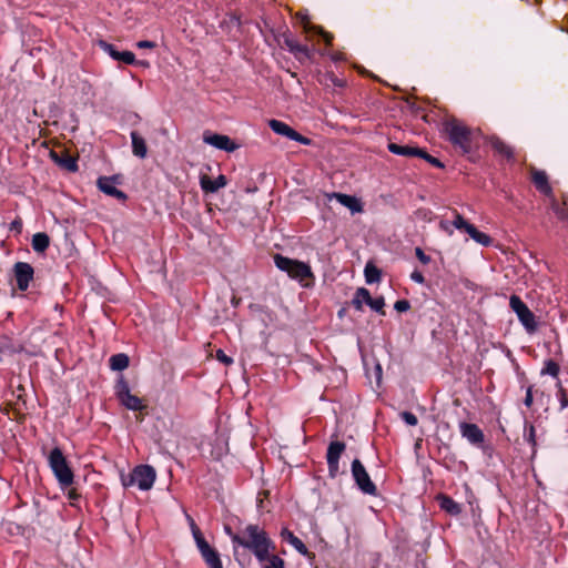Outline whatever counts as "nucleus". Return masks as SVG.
<instances>
[{"mask_svg": "<svg viewBox=\"0 0 568 568\" xmlns=\"http://www.w3.org/2000/svg\"><path fill=\"white\" fill-rule=\"evenodd\" d=\"M226 531L233 544L252 551L260 562H264L268 558V552L275 549V544L268 534L256 524L247 525L237 534H232L230 528H226Z\"/></svg>", "mask_w": 568, "mask_h": 568, "instance_id": "f257e3e1", "label": "nucleus"}, {"mask_svg": "<svg viewBox=\"0 0 568 568\" xmlns=\"http://www.w3.org/2000/svg\"><path fill=\"white\" fill-rule=\"evenodd\" d=\"M444 131L449 142L462 154H469L474 149L475 132L456 118L447 119L444 122Z\"/></svg>", "mask_w": 568, "mask_h": 568, "instance_id": "f03ea898", "label": "nucleus"}, {"mask_svg": "<svg viewBox=\"0 0 568 568\" xmlns=\"http://www.w3.org/2000/svg\"><path fill=\"white\" fill-rule=\"evenodd\" d=\"M49 465L63 488L70 487L73 484V473L60 448L55 447L51 450Z\"/></svg>", "mask_w": 568, "mask_h": 568, "instance_id": "7ed1b4c3", "label": "nucleus"}, {"mask_svg": "<svg viewBox=\"0 0 568 568\" xmlns=\"http://www.w3.org/2000/svg\"><path fill=\"white\" fill-rule=\"evenodd\" d=\"M509 306L511 311L517 315L518 321L521 323L528 334H534L538 329V322L535 314L518 295L513 294L510 296Z\"/></svg>", "mask_w": 568, "mask_h": 568, "instance_id": "20e7f679", "label": "nucleus"}, {"mask_svg": "<svg viewBox=\"0 0 568 568\" xmlns=\"http://www.w3.org/2000/svg\"><path fill=\"white\" fill-rule=\"evenodd\" d=\"M351 471L355 485L363 494L369 496H377V487L371 479L369 474L367 473L365 466L359 459L356 458L352 462Z\"/></svg>", "mask_w": 568, "mask_h": 568, "instance_id": "39448f33", "label": "nucleus"}, {"mask_svg": "<svg viewBox=\"0 0 568 568\" xmlns=\"http://www.w3.org/2000/svg\"><path fill=\"white\" fill-rule=\"evenodd\" d=\"M346 450V444L341 440H332L327 447L326 462L328 475L336 478L339 474V459Z\"/></svg>", "mask_w": 568, "mask_h": 568, "instance_id": "423d86ee", "label": "nucleus"}, {"mask_svg": "<svg viewBox=\"0 0 568 568\" xmlns=\"http://www.w3.org/2000/svg\"><path fill=\"white\" fill-rule=\"evenodd\" d=\"M115 394L120 403L128 409L140 410L142 409V400L130 393L128 383L120 378L115 385Z\"/></svg>", "mask_w": 568, "mask_h": 568, "instance_id": "0eeeda50", "label": "nucleus"}, {"mask_svg": "<svg viewBox=\"0 0 568 568\" xmlns=\"http://www.w3.org/2000/svg\"><path fill=\"white\" fill-rule=\"evenodd\" d=\"M268 125L272 129V131L275 132L276 134L286 136L290 140L296 141L303 145L311 144V139L302 135L301 133L295 131L293 128H291L288 124L282 122L280 120L273 119L268 122Z\"/></svg>", "mask_w": 568, "mask_h": 568, "instance_id": "6e6552de", "label": "nucleus"}, {"mask_svg": "<svg viewBox=\"0 0 568 568\" xmlns=\"http://www.w3.org/2000/svg\"><path fill=\"white\" fill-rule=\"evenodd\" d=\"M459 432L474 446L480 447L485 442V435L476 424L462 422Z\"/></svg>", "mask_w": 568, "mask_h": 568, "instance_id": "1a4fd4ad", "label": "nucleus"}, {"mask_svg": "<svg viewBox=\"0 0 568 568\" xmlns=\"http://www.w3.org/2000/svg\"><path fill=\"white\" fill-rule=\"evenodd\" d=\"M203 141L206 144H210L219 150H223L226 152H233L237 149V144L224 134L205 132L203 134Z\"/></svg>", "mask_w": 568, "mask_h": 568, "instance_id": "9d476101", "label": "nucleus"}, {"mask_svg": "<svg viewBox=\"0 0 568 568\" xmlns=\"http://www.w3.org/2000/svg\"><path fill=\"white\" fill-rule=\"evenodd\" d=\"M19 290L26 291L33 277V267L24 262H18L13 267Z\"/></svg>", "mask_w": 568, "mask_h": 568, "instance_id": "9b49d317", "label": "nucleus"}, {"mask_svg": "<svg viewBox=\"0 0 568 568\" xmlns=\"http://www.w3.org/2000/svg\"><path fill=\"white\" fill-rule=\"evenodd\" d=\"M487 142L498 156H501L507 161H515L514 149L499 136L491 135L487 139Z\"/></svg>", "mask_w": 568, "mask_h": 568, "instance_id": "f8f14e48", "label": "nucleus"}, {"mask_svg": "<svg viewBox=\"0 0 568 568\" xmlns=\"http://www.w3.org/2000/svg\"><path fill=\"white\" fill-rule=\"evenodd\" d=\"M226 185H227V179L223 174H220L215 180H212L206 174L200 175V186H201L202 191L206 194L215 193L220 189H222Z\"/></svg>", "mask_w": 568, "mask_h": 568, "instance_id": "ddd939ff", "label": "nucleus"}, {"mask_svg": "<svg viewBox=\"0 0 568 568\" xmlns=\"http://www.w3.org/2000/svg\"><path fill=\"white\" fill-rule=\"evenodd\" d=\"M530 174H531V182L534 183L536 189L540 193L545 194L546 196L552 197V189L549 184L547 173L545 171L537 170V169L532 168L530 171Z\"/></svg>", "mask_w": 568, "mask_h": 568, "instance_id": "4468645a", "label": "nucleus"}, {"mask_svg": "<svg viewBox=\"0 0 568 568\" xmlns=\"http://www.w3.org/2000/svg\"><path fill=\"white\" fill-rule=\"evenodd\" d=\"M24 396V388L22 386L18 387V394H17V402L14 403H8L6 407V414L11 419H20L23 414V408L26 406V400L23 398Z\"/></svg>", "mask_w": 568, "mask_h": 568, "instance_id": "2eb2a0df", "label": "nucleus"}, {"mask_svg": "<svg viewBox=\"0 0 568 568\" xmlns=\"http://www.w3.org/2000/svg\"><path fill=\"white\" fill-rule=\"evenodd\" d=\"M98 187L105 194L114 196L119 200H125V194L116 189V179L102 176L98 180Z\"/></svg>", "mask_w": 568, "mask_h": 568, "instance_id": "dca6fc26", "label": "nucleus"}, {"mask_svg": "<svg viewBox=\"0 0 568 568\" xmlns=\"http://www.w3.org/2000/svg\"><path fill=\"white\" fill-rule=\"evenodd\" d=\"M281 537L285 541H287L290 545H292L298 554H301L303 556H306L308 558H313L314 557V554L308 551V549L304 545V542L298 537H296L291 530H288L287 528H283L282 529Z\"/></svg>", "mask_w": 568, "mask_h": 568, "instance_id": "f3484780", "label": "nucleus"}, {"mask_svg": "<svg viewBox=\"0 0 568 568\" xmlns=\"http://www.w3.org/2000/svg\"><path fill=\"white\" fill-rule=\"evenodd\" d=\"M199 549L204 562L209 568H223L219 551L213 548L210 544Z\"/></svg>", "mask_w": 568, "mask_h": 568, "instance_id": "a211bd4d", "label": "nucleus"}, {"mask_svg": "<svg viewBox=\"0 0 568 568\" xmlns=\"http://www.w3.org/2000/svg\"><path fill=\"white\" fill-rule=\"evenodd\" d=\"M287 274L290 275V277L297 280L300 282L308 277H314L310 265L297 260L294 262L293 266L291 267Z\"/></svg>", "mask_w": 568, "mask_h": 568, "instance_id": "6ab92c4d", "label": "nucleus"}, {"mask_svg": "<svg viewBox=\"0 0 568 568\" xmlns=\"http://www.w3.org/2000/svg\"><path fill=\"white\" fill-rule=\"evenodd\" d=\"M332 196L335 197L342 205L347 207L353 214L359 213L363 211V205H362L361 201L353 195L343 194V193H333Z\"/></svg>", "mask_w": 568, "mask_h": 568, "instance_id": "aec40b11", "label": "nucleus"}, {"mask_svg": "<svg viewBox=\"0 0 568 568\" xmlns=\"http://www.w3.org/2000/svg\"><path fill=\"white\" fill-rule=\"evenodd\" d=\"M437 501L439 504L440 509L452 516H458L462 513V506L448 495H438Z\"/></svg>", "mask_w": 568, "mask_h": 568, "instance_id": "412c9836", "label": "nucleus"}, {"mask_svg": "<svg viewBox=\"0 0 568 568\" xmlns=\"http://www.w3.org/2000/svg\"><path fill=\"white\" fill-rule=\"evenodd\" d=\"M387 149L393 154L406 158L418 156V154L420 153V148L412 145H400L394 142L388 143Z\"/></svg>", "mask_w": 568, "mask_h": 568, "instance_id": "4be33fe9", "label": "nucleus"}, {"mask_svg": "<svg viewBox=\"0 0 568 568\" xmlns=\"http://www.w3.org/2000/svg\"><path fill=\"white\" fill-rule=\"evenodd\" d=\"M122 484L124 487L136 486L139 489H142V466H135L128 476L122 475Z\"/></svg>", "mask_w": 568, "mask_h": 568, "instance_id": "5701e85b", "label": "nucleus"}, {"mask_svg": "<svg viewBox=\"0 0 568 568\" xmlns=\"http://www.w3.org/2000/svg\"><path fill=\"white\" fill-rule=\"evenodd\" d=\"M291 53L302 63L311 60L313 57L311 49L307 45L301 44L298 41L294 44Z\"/></svg>", "mask_w": 568, "mask_h": 568, "instance_id": "b1692460", "label": "nucleus"}, {"mask_svg": "<svg viewBox=\"0 0 568 568\" xmlns=\"http://www.w3.org/2000/svg\"><path fill=\"white\" fill-rule=\"evenodd\" d=\"M466 233L474 240L476 241L477 243L484 245V246H488L490 243H491V237L484 233V232H480L479 230H477L475 227V225L470 224V226H468V230L466 231Z\"/></svg>", "mask_w": 568, "mask_h": 568, "instance_id": "393cba45", "label": "nucleus"}, {"mask_svg": "<svg viewBox=\"0 0 568 568\" xmlns=\"http://www.w3.org/2000/svg\"><path fill=\"white\" fill-rule=\"evenodd\" d=\"M109 362H110V368L112 371L120 372V371L125 369L129 366L130 359H129L128 355L120 353V354L111 356Z\"/></svg>", "mask_w": 568, "mask_h": 568, "instance_id": "a878e982", "label": "nucleus"}, {"mask_svg": "<svg viewBox=\"0 0 568 568\" xmlns=\"http://www.w3.org/2000/svg\"><path fill=\"white\" fill-rule=\"evenodd\" d=\"M51 155L54 159V161L57 163H59L61 166H63L64 169H67L69 171H75L77 170V163H75V160L72 156H70L68 154H64V153L59 155L55 152H51Z\"/></svg>", "mask_w": 568, "mask_h": 568, "instance_id": "bb28decb", "label": "nucleus"}, {"mask_svg": "<svg viewBox=\"0 0 568 568\" xmlns=\"http://www.w3.org/2000/svg\"><path fill=\"white\" fill-rule=\"evenodd\" d=\"M50 244V239L45 233H37L32 237V247L36 252H44Z\"/></svg>", "mask_w": 568, "mask_h": 568, "instance_id": "cd10ccee", "label": "nucleus"}, {"mask_svg": "<svg viewBox=\"0 0 568 568\" xmlns=\"http://www.w3.org/2000/svg\"><path fill=\"white\" fill-rule=\"evenodd\" d=\"M365 281L367 284L377 283L381 281L382 272L372 263H367L364 270Z\"/></svg>", "mask_w": 568, "mask_h": 568, "instance_id": "c85d7f7f", "label": "nucleus"}, {"mask_svg": "<svg viewBox=\"0 0 568 568\" xmlns=\"http://www.w3.org/2000/svg\"><path fill=\"white\" fill-rule=\"evenodd\" d=\"M524 439L531 446L532 455H535L537 447L536 428L532 424L528 422L525 423Z\"/></svg>", "mask_w": 568, "mask_h": 568, "instance_id": "c756f323", "label": "nucleus"}, {"mask_svg": "<svg viewBox=\"0 0 568 568\" xmlns=\"http://www.w3.org/2000/svg\"><path fill=\"white\" fill-rule=\"evenodd\" d=\"M559 373L560 366L557 362H555L554 359H546L544 362V367L540 371L541 376L549 375L554 378H558Z\"/></svg>", "mask_w": 568, "mask_h": 568, "instance_id": "7c9ffc66", "label": "nucleus"}, {"mask_svg": "<svg viewBox=\"0 0 568 568\" xmlns=\"http://www.w3.org/2000/svg\"><path fill=\"white\" fill-rule=\"evenodd\" d=\"M295 261L296 260H292L290 257L283 256L281 254H276L274 256V263H275L276 267L286 273L290 272V270L293 266Z\"/></svg>", "mask_w": 568, "mask_h": 568, "instance_id": "2f4dec72", "label": "nucleus"}, {"mask_svg": "<svg viewBox=\"0 0 568 568\" xmlns=\"http://www.w3.org/2000/svg\"><path fill=\"white\" fill-rule=\"evenodd\" d=\"M155 477V469L144 464V490H149L153 486Z\"/></svg>", "mask_w": 568, "mask_h": 568, "instance_id": "473e14b6", "label": "nucleus"}, {"mask_svg": "<svg viewBox=\"0 0 568 568\" xmlns=\"http://www.w3.org/2000/svg\"><path fill=\"white\" fill-rule=\"evenodd\" d=\"M565 205V202L564 205H560L555 199H552L551 210L554 211L558 219L568 222V207H566Z\"/></svg>", "mask_w": 568, "mask_h": 568, "instance_id": "72a5a7b5", "label": "nucleus"}, {"mask_svg": "<svg viewBox=\"0 0 568 568\" xmlns=\"http://www.w3.org/2000/svg\"><path fill=\"white\" fill-rule=\"evenodd\" d=\"M265 565L263 568H285L284 560L277 555H271L268 552V558L264 561Z\"/></svg>", "mask_w": 568, "mask_h": 568, "instance_id": "f704fd0d", "label": "nucleus"}, {"mask_svg": "<svg viewBox=\"0 0 568 568\" xmlns=\"http://www.w3.org/2000/svg\"><path fill=\"white\" fill-rule=\"evenodd\" d=\"M20 346L19 347H16L9 337L7 336H1L0 337V353H13V352H17V351H20Z\"/></svg>", "mask_w": 568, "mask_h": 568, "instance_id": "c9c22d12", "label": "nucleus"}, {"mask_svg": "<svg viewBox=\"0 0 568 568\" xmlns=\"http://www.w3.org/2000/svg\"><path fill=\"white\" fill-rule=\"evenodd\" d=\"M557 398L560 403V409L568 407V394L560 381L557 383Z\"/></svg>", "mask_w": 568, "mask_h": 568, "instance_id": "e433bc0d", "label": "nucleus"}, {"mask_svg": "<svg viewBox=\"0 0 568 568\" xmlns=\"http://www.w3.org/2000/svg\"><path fill=\"white\" fill-rule=\"evenodd\" d=\"M418 158L424 159L426 162H428L429 164H432L435 168H438V169L444 168V164L439 159L430 155L424 149H420V153L418 154Z\"/></svg>", "mask_w": 568, "mask_h": 568, "instance_id": "4c0bfd02", "label": "nucleus"}, {"mask_svg": "<svg viewBox=\"0 0 568 568\" xmlns=\"http://www.w3.org/2000/svg\"><path fill=\"white\" fill-rule=\"evenodd\" d=\"M373 311L385 315L384 306H385V300L383 296L376 297L371 300V302L367 304Z\"/></svg>", "mask_w": 568, "mask_h": 568, "instance_id": "58836bf2", "label": "nucleus"}, {"mask_svg": "<svg viewBox=\"0 0 568 568\" xmlns=\"http://www.w3.org/2000/svg\"><path fill=\"white\" fill-rule=\"evenodd\" d=\"M453 225L462 231H467L468 226H470V223L467 222L459 213L455 212V217L453 221Z\"/></svg>", "mask_w": 568, "mask_h": 568, "instance_id": "ea45409f", "label": "nucleus"}, {"mask_svg": "<svg viewBox=\"0 0 568 568\" xmlns=\"http://www.w3.org/2000/svg\"><path fill=\"white\" fill-rule=\"evenodd\" d=\"M99 45L104 52L109 53L114 60H116L121 53L120 51L115 50L112 44L106 43L105 41H100Z\"/></svg>", "mask_w": 568, "mask_h": 568, "instance_id": "a19ab883", "label": "nucleus"}, {"mask_svg": "<svg viewBox=\"0 0 568 568\" xmlns=\"http://www.w3.org/2000/svg\"><path fill=\"white\" fill-rule=\"evenodd\" d=\"M133 152L138 156H142V141L136 132H132Z\"/></svg>", "mask_w": 568, "mask_h": 568, "instance_id": "79ce46f5", "label": "nucleus"}, {"mask_svg": "<svg viewBox=\"0 0 568 568\" xmlns=\"http://www.w3.org/2000/svg\"><path fill=\"white\" fill-rule=\"evenodd\" d=\"M400 417L409 426H416L418 423L416 415L410 412L400 413Z\"/></svg>", "mask_w": 568, "mask_h": 568, "instance_id": "37998d69", "label": "nucleus"}, {"mask_svg": "<svg viewBox=\"0 0 568 568\" xmlns=\"http://www.w3.org/2000/svg\"><path fill=\"white\" fill-rule=\"evenodd\" d=\"M116 60L126 64H132L135 61V55L131 51H122Z\"/></svg>", "mask_w": 568, "mask_h": 568, "instance_id": "c03bdc74", "label": "nucleus"}, {"mask_svg": "<svg viewBox=\"0 0 568 568\" xmlns=\"http://www.w3.org/2000/svg\"><path fill=\"white\" fill-rule=\"evenodd\" d=\"M215 357L219 362L223 363L226 366H230L233 364V358L226 355L222 349H217L215 353Z\"/></svg>", "mask_w": 568, "mask_h": 568, "instance_id": "a18cd8bd", "label": "nucleus"}, {"mask_svg": "<svg viewBox=\"0 0 568 568\" xmlns=\"http://www.w3.org/2000/svg\"><path fill=\"white\" fill-rule=\"evenodd\" d=\"M193 538L195 540L197 549H202V545L206 546L209 542L205 540L202 531L200 529H196V531L192 532Z\"/></svg>", "mask_w": 568, "mask_h": 568, "instance_id": "49530a36", "label": "nucleus"}, {"mask_svg": "<svg viewBox=\"0 0 568 568\" xmlns=\"http://www.w3.org/2000/svg\"><path fill=\"white\" fill-rule=\"evenodd\" d=\"M297 18L301 20L305 32L308 33V32H312L315 29V27L311 26V22H310V20H308L306 14H303V13L298 12L297 13Z\"/></svg>", "mask_w": 568, "mask_h": 568, "instance_id": "de8ad7c7", "label": "nucleus"}, {"mask_svg": "<svg viewBox=\"0 0 568 568\" xmlns=\"http://www.w3.org/2000/svg\"><path fill=\"white\" fill-rule=\"evenodd\" d=\"M394 308L399 312V313H403V312H406L410 308V303L408 300H398L395 302L394 304Z\"/></svg>", "mask_w": 568, "mask_h": 568, "instance_id": "09e8293b", "label": "nucleus"}, {"mask_svg": "<svg viewBox=\"0 0 568 568\" xmlns=\"http://www.w3.org/2000/svg\"><path fill=\"white\" fill-rule=\"evenodd\" d=\"M415 255L418 258V261L425 265L429 264L432 261V257L425 254V252L420 247L415 248Z\"/></svg>", "mask_w": 568, "mask_h": 568, "instance_id": "8fccbe9b", "label": "nucleus"}, {"mask_svg": "<svg viewBox=\"0 0 568 568\" xmlns=\"http://www.w3.org/2000/svg\"><path fill=\"white\" fill-rule=\"evenodd\" d=\"M357 296L363 301V303L368 304L372 300V295L369 291L365 287H359L356 291Z\"/></svg>", "mask_w": 568, "mask_h": 568, "instance_id": "3c124183", "label": "nucleus"}, {"mask_svg": "<svg viewBox=\"0 0 568 568\" xmlns=\"http://www.w3.org/2000/svg\"><path fill=\"white\" fill-rule=\"evenodd\" d=\"M313 31L314 32H318L323 37V40L325 41L326 45H331L332 44V41L334 39L332 33L324 31L320 27H315V29Z\"/></svg>", "mask_w": 568, "mask_h": 568, "instance_id": "603ef678", "label": "nucleus"}, {"mask_svg": "<svg viewBox=\"0 0 568 568\" xmlns=\"http://www.w3.org/2000/svg\"><path fill=\"white\" fill-rule=\"evenodd\" d=\"M297 42L291 36L284 34L283 45L291 52L293 50L294 44Z\"/></svg>", "mask_w": 568, "mask_h": 568, "instance_id": "864d4df0", "label": "nucleus"}, {"mask_svg": "<svg viewBox=\"0 0 568 568\" xmlns=\"http://www.w3.org/2000/svg\"><path fill=\"white\" fill-rule=\"evenodd\" d=\"M410 280L413 282H415V283H418V284H424L425 283V277H424L423 273L417 271V270L412 272Z\"/></svg>", "mask_w": 568, "mask_h": 568, "instance_id": "5fc2aeb1", "label": "nucleus"}, {"mask_svg": "<svg viewBox=\"0 0 568 568\" xmlns=\"http://www.w3.org/2000/svg\"><path fill=\"white\" fill-rule=\"evenodd\" d=\"M534 403V396H532V386H528L527 390H526V396L524 398V404L527 406V407H530Z\"/></svg>", "mask_w": 568, "mask_h": 568, "instance_id": "6e6d98bb", "label": "nucleus"}, {"mask_svg": "<svg viewBox=\"0 0 568 568\" xmlns=\"http://www.w3.org/2000/svg\"><path fill=\"white\" fill-rule=\"evenodd\" d=\"M352 305L357 310H363V301L357 296V293H355L354 298L352 300Z\"/></svg>", "mask_w": 568, "mask_h": 568, "instance_id": "4d7b16f0", "label": "nucleus"}, {"mask_svg": "<svg viewBox=\"0 0 568 568\" xmlns=\"http://www.w3.org/2000/svg\"><path fill=\"white\" fill-rule=\"evenodd\" d=\"M68 498H69L70 500H72V501L79 498V495H78V493L75 491V489H70V490L68 491Z\"/></svg>", "mask_w": 568, "mask_h": 568, "instance_id": "13d9d810", "label": "nucleus"}, {"mask_svg": "<svg viewBox=\"0 0 568 568\" xmlns=\"http://www.w3.org/2000/svg\"><path fill=\"white\" fill-rule=\"evenodd\" d=\"M190 528L192 532L196 531V529H200L195 524L194 519H191Z\"/></svg>", "mask_w": 568, "mask_h": 568, "instance_id": "bf43d9fd", "label": "nucleus"}, {"mask_svg": "<svg viewBox=\"0 0 568 568\" xmlns=\"http://www.w3.org/2000/svg\"><path fill=\"white\" fill-rule=\"evenodd\" d=\"M154 45H155L154 42L144 40V49H146V48L151 49V48H154Z\"/></svg>", "mask_w": 568, "mask_h": 568, "instance_id": "052dcab7", "label": "nucleus"}, {"mask_svg": "<svg viewBox=\"0 0 568 568\" xmlns=\"http://www.w3.org/2000/svg\"><path fill=\"white\" fill-rule=\"evenodd\" d=\"M186 519H187V523L189 525L191 524V519H193L190 515H186Z\"/></svg>", "mask_w": 568, "mask_h": 568, "instance_id": "680f3d73", "label": "nucleus"}, {"mask_svg": "<svg viewBox=\"0 0 568 568\" xmlns=\"http://www.w3.org/2000/svg\"><path fill=\"white\" fill-rule=\"evenodd\" d=\"M136 47L142 48V41L136 42Z\"/></svg>", "mask_w": 568, "mask_h": 568, "instance_id": "e2e57ef3", "label": "nucleus"}, {"mask_svg": "<svg viewBox=\"0 0 568 568\" xmlns=\"http://www.w3.org/2000/svg\"><path fill=\"white\" fill-rule=\"evenodd\" d=\"M143 152H144V155H145L146 154V145L145 144H144Z\"/></svg>", "mask_w": 568, "mask_h": 568, "instance_id": "0e129e2a", "label": "nucleus"}]
</instances>
